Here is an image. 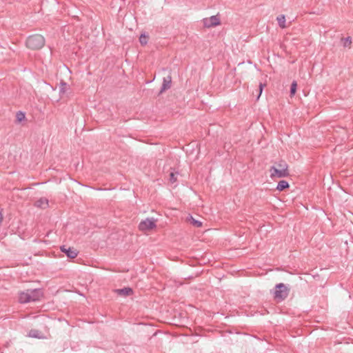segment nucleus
<instances>
[{
  "instance_id": "obj_1",
  "label": "nucleus",
  "mask_w": 353,
  "mask_h": 353,
  "mask_svg": "<svg viewBox=\"0 0 353 353\" xmlns=\"http://www.w3.org/2000/svg\"><path fill=\"white\" fill-rule=\"evenodd\" d=\"M270 177L284 178L290 176L288 165L284 160H280L274 163L270 169Z\"/></svg>"
},
{
  "instance_id": "obj_2",
  "label": "nucleus",
  "mask_w": 353,
  "mask_h": 353,
  "mask_svg": "<svg viewBox=\"0 0 353 353\" xmlns=\"http://www.w3.org/2000/svg\"><path fill=\"white\" fill-rule=\"evenodd\" d=\"M43 296L41 289H28L19 294V301L21 303L39 301Z\"/></svg>"
},
{
  "instance_id": "obj_3",
  "label": "nucleus",
  "mask_w": 353,
  "mask_h": 353,
  "mask_svg": "<svg viewBox=\"0 0 353 353\" xmlns=\"http://www.w3.org/2000/svg\"><path fill=\"white\" fill-rule=\"evenodd\" d=\"M26 47L32 50L41 49L45 45L44 37L39 34L29 36L26 42Z\"/></svg>"
},
{
  "instance_id": "obj_4",
  "label": "nucleus",
  "mask_w": 353,
  "mask_h": 353,
  "mask_svg": "<svg viewBox=\"0 0 353 353\" xmlns=\"http://www.w3.org/2000/svg\"><path fill=\"white\" fill-rule=\"evenodd\" d=\"M288 295V290L283 283H279L276 285L274 292L275 299L284 300Z\"/></svg>"
},
{
  "instance_id": "obj_5",
  "label": "nucleus",
  "mask_w": 353,
  "mask_h": 353,
  "mask_svg": "<svg viewBox=\"0 0 353 353\" xmlns=\"http://www.w3.org/2000/svg\"><path fill=\"white\" fill-rule=\"evenodd\" d=\"M156 221L153 219H146L142 221L139 225V228L140 230L145 231L150 230L156 227Z\"/></svg>"
},
{
  "instance_id": "obj_6",
  "label": "nucleus",
  "mask_w": 353,
  "mask_h": 353,
  "mask_svg": "<svg viewBox=\"0 0 353 353\" xmlns=\"http://www.w3.org/2000/svg\"><path fill=\"white\" fill-rule=\"evenodd\" d=\"M203 26L205 28L215 27L221 24V21L218 15H213L209 18L203 19Z\"/></svg>"
},
{
  "instance_id": "obj_7",
  "label": "nucleus",
  "mask_w": 353,
  "mask_h": 353,
  "mask_svg": "<svg viewBox=\"0 0 353 353\" xmlns=\"http://www.w3.org/2000/svg\"><path fill=\"white\" fill-rule=\"evenodd\" d=\"M61 252H64L68 257L74 259L77 256L78 252L77 250L72 248H65V246L61 247Z\"/></svg>"
},
{
  "instance_id": "obj_8",
  "label": "nucleus",
  "mask_w": 353,
  "mask_h": 353,
  "mask_svg": "<svg viewBox=\"0 0 353 353\" xmlns=\"http://www.w3.org/2000/svg\"><path fill=\"white\" fill-rule=\"evenodd\" d=\"M172 83V77L171 76L168 75L166 77H164L163 79V84L160 90V93H162L166 90H168L171 87Z\"/></svg>"
},
{
  "instance_id": "obj_9",
  "label": "nucleus",
  "mask_w": 353,
  "mask_h": 353,
  "mask_svg": "<svg viewBox=\"0 0 353 353\" xmlns=\"http://www.w3.org/2000/svg\"><path fill=\"white\" fill-rule=\"evenodd\" d=\"M116 292L119 295L125 297L131 295L133 293V290L131 288H124L116 290Z\"/></svg>"
},
{
  "instance_id": "obj_10",
  "label": "nucleus",
  "mask_w": 353,
  "mask_h": 353,
  "mask_svg": "<svg viewBox=\"0 0 353 353\" xmlns=\"http://www.w3.org/2000/svg\"><path fill=\"white\" fill-rule=\"evenodd\" d=\"M35 205L45 209L48 206V200L46 198H41L35 202Z\"/></svg>"
},
{
  "instance_id": "obj_11",
  "label": "nucleus",
  "mask_w": 353,
  "mask_h": 353,
  "mask_svg": "<svg viewBox=\"0 0 353 353\" xmlns=\"http://www.w3.org/2000/svg\"><path fill=\"white\" fill-rule=\"evenodd\" d=\"M289 188V183L286 181H280L276 186V190L279 191H283L285 189Z\"/></svg>"
},
{
  "instance_id": "obj_12",
  "label": "nucleus",
  "mask_w": 353,
  "mask_h": 353,
  "mask_svg": "<svg viewBox=\"0 0 353 353\" xmlns=\"http://www.w3.org/2000/svg\"><path fill=\"white\" fill-rule=\"evenodd\" d=\"M276 20L278 21L279 26L281 28H285V16L284 14H280L277 17Z\"/></svg>"
},
{
  "instance_id": "obj_13",
  "label": "nucleus",
  "mask_w": 353,
  "mask_h": 353,
  "mask_svg": "<svg viewBox=\"0 0 353 353\" xmlns=\"http://www.w3.org/2000/svg\"><path fill=\"white\" fill-rule=\"evenodd\" d=\"M149 40L148 34L145 33H142L139 37V42L141 46H145Z\"/></svg>"
},
{
  "instance_id": "obj_14",
  "label": "nucleus",
  "mask_w": 353,
  "mask_h": 353,
  "mask_svg": "<svg viewBox=\"0 0 353 353\" xmlns=\"http://www.w3.org/2000/svg\"><path fill=\"white\" fill-rule=\"evenodd\" d=\"M25 118H26V114L24 112H23L21 111H19L17 112V114H16L17 122L20 123L22 121H23L25 119Z\"/></svg>"
},
{
  "instance_id": "obj_15",
  "label": "nucleus",
  "mask_w": 353,
  "mask_h": 353,
  "mask_svg": "<svg viewBox=\"0 0 353 353\" xmlns=\"http://www.w3.org/2000/svg\"><path fill=\"white\" fill-rule=\"evenodd\" d=\"M297 88V83L293 81L290 86V96H294L296 94Z\"/></svg>"
},
{
  "instance_id": "obj_16",
  "label": "nucleus",
  "mask_w": 353,
  "mask_h": 353,
  "mask_svg": "<svg viewBox=\"0 0 353 353\" xmlns=\"http://www.w3.org/2000/svg\"><path fill=\"white\" fill-rule=\"evenodd\" d=\"M341 40L344 42L343 43V46L345 48V47H349L351 43H352V39L350 37H347L346 38H342Z\"/></svg>"
},
{
  "instance_id": "obj_17",
  "label": "nucleus",
  "mask_w": 353,
  "mask_h": 353,
  "mask_svg": "<svg viewBox=\"0 0 353 353\" xmlns=\"http://www.w3.org/2000/svg\"><path fill=\"white\" fill-rule=\"evenodd\" d=\"M68 84L63 81H61V83H60V93L61 94H64L65 92V89H66V87H67Z\"/></svg>"
},
{
  "instance_id": "obj_18",
  "label": "nucleus",
  "mask_w": 353,
  "mask_h": 353,
  "mask_svg": "<svg viewBox=\"0 0 353 353\" xmlns=\"http://www.w3.org/2000/svg\"><path fill=\"white\" fill-rule=\"evenodd\" d=\"M39 332L37 330H31L29 332V336L32 338H39Z\"/></svg>"
},
{
  "instance_id": "obj_19",
  "label": "nucleus",
  "mask_w": 353,
  "mask_h": 353,
  "mask_svg": "<svg viewBox=\"0 0 353 353\" xmlns=\"http://www.w3.org/2000/svg\"><path fill=\"white\" fill-rule=\"evenodd\" d=\"M191 219H192V223L197 227V228H199L202 225V223L199 221H196V220H194L192 216H191Z\"/></svg>"
},
{
  "instance_id": "obj_20",
  "label": "nucleus",
  "mask_w": 353,
  "mask_h": 353,
  "mask_svg": "<svg viewBox=\"0 0 353 353\" xmlns=\"http://www.w3.org/2000/svg\"><path fill=\"white\" fill-rule=\"evenodd\" d=\"M170 181L172 182V183H174L176 181V178L175 177V175L174 173L171 172L170 174Z\"/></svg>"
},
{
  "instance_id": "obj_21",
  "label": "nucleus",
  "mask_w": 353,
  "mask_h": 353,
  "mask_svg": "<svg viewBox=\"0 0 353 353\" xmlns=\"http://www.w3.org/2000/svg\"><path fill=\"white\" fill-rule=\"evenodd\" d=\"M265 85L262 83H259V96H258V98L260 97V95L262 93V91H263V87L265 86Z\"/></svg>"
}]
</instances>
